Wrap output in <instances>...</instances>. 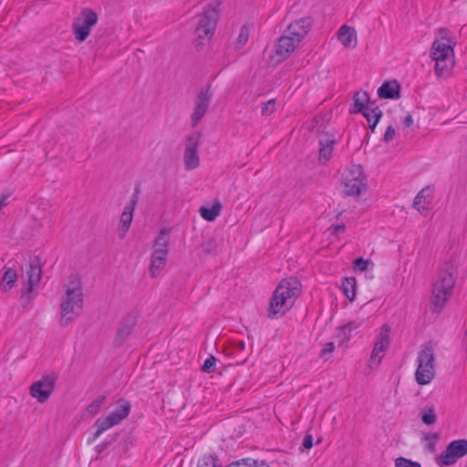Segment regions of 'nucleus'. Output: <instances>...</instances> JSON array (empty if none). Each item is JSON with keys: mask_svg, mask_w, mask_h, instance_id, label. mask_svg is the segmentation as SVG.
<instances>
[{"mask_svg": "<svg viewBox=\"0 0 467 467\" xmlns=\"http://www.w3.org/2000/svg\"><path fill=\"white\" fill-rule=\"evenodd\" d=\"M354 108L350 110V113H359L364 110L367 107H368L372 102L369 101V98L367 92L360 91L357 92L354 97Z\"/></svg>", "mask_w": 467, "mask_h": 467, "instance_id": "26", "label": "nucleus"}, {"mask_svg": "<svg viewBox=\"0 0 467 467\" xmlns=\"http://www.w3.org/2000/svg\"><path fill=\"white\" fill-rule=\"evenodd\" d=\"M202 251L205 254H216L217 253V243L214 239L209 238L202 242Z\"/></svg>", "mask_w": 467, "mask_h": 467, "instance_id": "35", "label": "nucleus"}, {"mask_svg": "<svg viewBox=\"0 0 467 467\" xmlns=\"http://www.w3.org/2000/svg\"><path fill=\"white\" fill-rule=\"evenodd\" d=\"M389 327L387 324L383 325L380 328V331L376 338L372 353L370 355L369 366L371 368L377 367L380 363L383 358V353L389 348Z\"/></svg>", "mask_w": 467, "mask_h": 467, "instance_id": "13", "label": "nucleus"}, {"mask_svg": "<svg viewBox=\"0 0 467 467\" xmlns=\"http://www.w3.org/2000/svg\"><path fill=\"white\" fill-rule=\"evenodd\" d=\"M211 99L212 93L209 87L202 88L199 91L195 100L194 111L192 115V123L193 127L199 123L206 113Z\"/></svg>", "mask_w": 467, "mask_h": 467, "instance_id": "14", "label": "nucleus"}, {"mask_svg": "<svg viewBox=\"0 0 467 467\" xmlns=\"http://www.w3.org/2000/svg\"><path fill=\"white\" fill-rule=\"evenodd\" d=\"M105 447H106V445L100 446L99 451H101Z\"/></svg>", "mask_w": 467, "mask_h": 467, "instance_id": "54", "label": "nucleus"}, {"mask_svg": "<svg viewBox=\"0 0 467 467\" xmlns=\"http://www.w3.org/2000/svg\"><path fill=\"white\" fill-rule=\"evenodd\" d=\"M337 39L347 49H354L358 44L357 32L354 27L343 25L337 33Z\"/></svg>", "mask_w": 467, "mask_h": 467, "instance_id": "18", "label": "nucleus"}, {"mask_svg": "<svg viewBox=\"0 0 467 467\" xmlns=\"http://www.w3.org/2000/svg\"><path fill=\"white\" fill-rule=\"evenodd\" d=\"M245 347H246V345H245L244 341H238V342L234 343V350L236 354H239L245 350Z\"/></svg>", "mask_w": 467, "mask_h": 467, "instance_id": "47", "label": "nucleus"}, {"mask_svg": "<svg viewBox=\"0 0 467 467\" xmlns=\"http://www.w3.org/2000/svg\"><path fill=\"white\" fill-rule=\"evenodd\" d=\"M461 348L465 353H467V324L462 336Z\"/></svg>", "mask_w": 467, "mask_h": 467, "instance_id": "46", "label": "nucleus"}, {"mask_svg": "<svg viewBox=\"0 0 467 467\" xmlns=\"http://www.w3.org/2000/svg\"><path fill=\"white\" fill-rule=\"evenodd\" d=\"M220 0H203L201 4V12L193 19L194 33L202 45L213 36L220 15Z\"/></svg>", "mask_w": 467, "mask_h": 467, "instance_id": "4", "label": "nucleus"}, {"mask_svg": "<svg viewBox=\"0 0 467 467\" xmlns=\"http://www.w3.org/2000/svg\"><path fill=\"white\" fill-rule=\"evenodd\" d=\"M429 190L427 188L420 191L413 202V207L424 216L427 215L430 205V199L427 194Z\"/></svg>", "mask_w": 467, "mask_h": 467, "instance_id": "23", "label": "nucleus"}, {"mask_svg": "<svg viewBox=\"0 0 467 467\" xmlns=\"http://www.w3.org/2000/svg\"><path fill=\"white\" fill-rule=\"evenodd\" d=\"M275 111V100L270 99L263 104L262 107V115L269 116Z\"/></svg>", "mask_w": 467, "mask_h": 467, "instance_id": "39", "label": "nucleus"}, {"mask_svg": "<svg viewBox=\"0 0 467 467\" xmlns=\"http://www.w3.org/2000/svg\"><path fill=\"white\" fill-rule=\"evenodd\" d=\"M57 380V375L55 373L44 376L31 385L30 395L40 403L46 402L54 391Z\"/></svg>", "mask_w": 467, "mask_h": 467, "instance_id": "11", "label": "nucleus"}, {"mask_svg": "<svg viewBox=\"0 0 467 467\" xmlns=\"http://www.w3.org/2000/svg\"><path fill=\"white\" fill-rule=\"evenodd\" d=\"M95 426L97 427V431L94 433L93 440L98 439L104 431L113 427L107 417L98 419L95 422Z\"/></svg>", "mask_w": 467, "mask_h": 467, "instance_id": "31", "label": "nucleus"}, {"mask_svg": "<svg viewBox=\"0 0 467 467\" xmlns=\"http://www.w3.org/2000/svg\"><path fill=\"white\" fill-rule=\"evenodd\" d=\"M7 198H8V195H6V194H3L0 197V210L7 204V202H6Z\"/></svg>", "mask_w": 467, "mask_h": 467, "instance_id": "51", "label": "nucleus"}, {"mask_svg": "<svg viewBox=\"0 0 467 467\" xmlns=\"http://www.w3.org/2000/svg\"><path fill=\"white\" fill-rule=\"evenodd\" d=\"M134 325V317L129 316L125 319H123L120 322L119 328L117 330L115 344L120 345L124 340H126L128 337L130 335Z\"/></svg>", "mask_w": 467, "mask_h": 467, "instance_id": "21", "label": "nucleus"}, {"mask_svg": "<svg viewBox=\"0 0 467 467\" xmlns=\"http://www.w3.org/2000/svg\"><path fill=\"white\" fill-rule=\"evenodd\" d=\"M171 231L168 228H162L155 238L152 253L156 254H168Z\"/></svg>", "mask_w": 467, "mask_h": 467, "instance_id": "19", "label": "nucleus"}, {"mask_svg": "<svg viewBox=\"0 0 467 467\" xmlns=\"http://www.w3.org/2000/svg\"><path fill=\"white\" fill-rule=\"evenodd\" d=\"M374 103L370 104L368 107L364 109L360 113L366 118L368 122L369 123V128L373 131L376 128L377 123L382 116L381 110L378 107L373 106Z\"/></svg>", "mask_w": 467, "mask_h": 467, "instance_id": "24", "label": "nucleus"}, {"mask_svg": "<svg viewBox=\"0 0 467 467\" xmlns=\"http://www.w3.org/2000/svg\"><path fill=\"white\" fill-rule=\"evenodd\" d=\"M395 133H396V131H395L394 127L389 125L385 131L384 138H383L384 141L387 143L391 141L395 136Z\"/></svg>", "mask_w": 467, "mask_h": 467, "instance_id": "43", "label": "nucleus"}, {"mask_svg": "<svg viewBox=\"0 0 467 467\" xmlns=\"http://www.w3.org/2000/svg\"><path fill=\"white\" fill-rule=\"evenodd\" d=\"M395 465L396 467H420V465L418 462H412L402 457H400L396 460Z\"/></svg>", "mask_w": 467, "mask_h": 467, "instance_id": "41", "label": "nucleus"}, {"mask_svg": "<svg viewBox=\"0 0 467 467\" xmlns=\"http://www.w3.org/2000/svg\"><path fill=\"white\" fill-rule=\"evenodd\" d=\"M219 459L213 454H206L202 457L197 464V467H217Z\"/></svg>", "mask_w": 467, "mask_h": 467, "instance_id": "34", "label": "nucleus"}, {"mask_svg": "<svg viewBox=\"0 0 467 467\" xmlns=\"http://www.w3.org/2000/svg\"><path fill=\"white\" fill-rule=\"evenodd\" d=\"M418 367L415 379L419 385H427L435 378V349L431 343H426L418 354Z\"/></svg>", "mask_w": 467, "mask_h": 467, "instance_id": "6", "label": "nucleus"}, {"mask_svg": "<svg viewBox=\"0 0 467 467\" xmlns=\"http://www.w3.org/2000/svg\"><path fill=\"white\" fill-rule=\"evenodd\" d=\"M248 38H249V29L246 26H243L240 29L239 36L237 37V41H236L237 48L243 47L248 41Z\"/></svg>", "mask_w": 467, "mask_h": 467, "instance_id": "38", "label": "nucleus"}, {"mask_svg": "<svg viewBox=\"0 0 467 467\" xmlns=\"http://www.w3.org/2000/svg\"><path fill=\"white\" fill-rule=\"evenodd\" d=\"M215 365H216V358L214 357L211 356L204 361V363L202 367V370L205 373H210L214 370Z\"/></svg>", "mask_w": 467, "mask_h": 467, "instance_id": "40", "label": "nucleus"}, {"mask_svg": "<svg viewBox=\"0 0 467 467\" xmlns=\"http://www.w3.org/2000/svg\"><path fill=\"white\" fill-rule=\"evenodd\" d=\"M369 264L370 262L368 260H365L363 258H358L354 261V268L363 272L368 269Z\"/></svg>", "mask_w": 467, "mask_h": 467, "instance_id": "42", "label": "nucleus"}, {"mask_svg": "<svg viewBox=\"0 0 467 467\" xmlns=\"http://www.w3.org/2000/svg\"><path fill=\"white\" fill-rule=\"evenodd\" d=\"M335 349V345L333 342H327L324 345V348H322L321 350V353L320 355L322 357L326 356L327 354H330L334 351Z\"/></svg>", "mask_w": 467, "mask_h": 467, "instance_id": "44", "label": "nucleus"}, {"mask_svg": "<svg viewBox=\"0 0 467 467\" xmlns=\"http://www.w3.org/2000/svg\"><path fill=\"white\" fill-rule=\"evenodd\" d=\"M301 293L298 279L290 277L283 279L275 288L269 304L268 317H280L295 304Z\"/></svg>", "mask_w": 467, "mask_h": 467, "instance_id": "3", "label": "nucleus"}, {"mask_svg": "<svg viewBox=\"0 0 467 467\" xmlns=\"http://www.w3.org/2000/svg\"><path fill=\"white\" fill-rule=\"evenodd\" d=\"M359 327L358 322H349L347 325L341 327L337 332V337L342 341H348L351 337V332Z\"/></svg>", "mask_w": 467, "mask_h": 467, "instance_id": "30", "label": "nucleus"}, {"mask_svg": "<svg viewBox=\"0 0 467 467\" xmlns=\"http://www.w3.org/2000/svg\"><path fill=\"white\" fill-rule=\"evenodd\" d=\"M16 282H17L16 272L12 268H8L5 270V272L2 277V280L0 282V286L2 287L3 291L7 292L15 286Z\"/></svg>", "mask_w": 467, "mask_h": 467, "instance_id": "28", "label": "nucleus"}, {"mask_svg": "<svg viewBox=\"0 0 467 467\" xmlns=\"http://www.w3.org/2000/svg\"><path fill=\"white\" fill-rule=\"evenodd\" d=\"M344 192L350 196H358L366 189V177L359 164H350L341 176Z\"/></svg>", "mask_w": 467, "mask_h": 467, "instance_id": "9", "label": "nucleus"}, {"mask_svg": "<svg viewBox=\"0 0 467 467\" xmlns=\"http://www.w3.org/2000/svg\"><path fill=\"white\" fill-rule=\"evenodd\" d=\"M201 135L193 132L187 137L186 146L183 152V162L186 170H194L200 164L198 148L200 146Z\"/></svg>", "mask_w": 467, "mask_h": 467, "instance_id": "12", "label": "nucleus"}, {"mask_svg": "<svg viewBox=\"0 0 467 467\" xmlns=\"http://www.w3.org/2000/svg\"><path fill=\"white\" fill-rule=\"evenodd\" d=\"M109 421L112 424V426H115L117 424H119L122 420H121V416H118L117 414H115L113 411L110 412L108 416H107Z\"/></svg>", "mask_w": 467, "mask_h": 467, "instance_id": "45", "label": "nucleus"}, {"mask_svg": "<svg viewBox=\"0 0 467 467\" xmlns=\"http://www.w3.org/2000/svg\"><path fill=\"white\" fill-rule=\"evenodd\" d=\"M310 26L311 22L308 18H301L291 23L284 33L293 38H297L298 42H301L307 34Z\"/></svg>", "mask_w": 467, "mask_h": 467, "instance_id": "16", "label": "nucleus"}, {"mask_svg": "<svg viewBox=\"0 0 467 467\" xmlns=\"http://www.w3.org/2000/svg\"><path fill=\"white\" fill-rule=\"evenodd\" d=\"M303 447L307 450L313 447V438L311 435L305 436L303 440Z\"/></svg>", "mask_w": 467, "mask_h": 467, "instance_id": "48", "label": "nucleus"}, {"mask_svg": "<svg viewBox=\"0 0 467 467\" xmlns=\"http://www.w3.org/2000/svg\"><path fill=\"white\" fill-rule=\"evenodd\" d=\"M244 356H245V355L241 356V359H242V361H241V362L245 361V358H244Z\"/></svg>", "mask_w": 467, "mask_h": 467, "instance_id": "53", "label": "nucleus"}, {"mask_svg": "<svg viewBox=\"0 0 467 467\" xmlns=\"http://www.w3.org/2000/svg\"><path fill=\"white\" fill-rule=\"evenodd\" d=\"M436 438H437V436L434 433H429L428 435H426V439H436Z\"/></svg>", "mask_w": 467, "mask_h": 467, "instance_id": "52", "label": "nucleus"}, {"mask_svg": "<svg viewBox=\"0 0 467 467\" xmlns=\"http://www.w3.org/2000/svg\"><path fill=\"white\" fill-rule=\"evenodd\" d=\"M344 230H345L344 224H337V225L333 226V233L336 235L342 233Z\"/></svg>", "mask_w": 467, "mask_h": 467, "instance_id": "50", "label": "nucleus"}, {"mask_svg": "<svg viewBox=\"0 0 467 467\" xmlns=\"http://www.w3.org/2000/svg\"><path fill=\"white\" fill-rule=\"evenodd\" d=\"M167 254H151L150 273L152 277H156L166 265Z\"/></svg>", "mask_w": 467, "mask_h": 467, "instance_id": "27", "label": "nucleus"}, {"mask_svg": "<svg viewBox=\"0 0 467 467\" xmlns=\"http://www.w3.org/2000/svg\"><path fill=\"white\" fill-rule=\"evenodd\" d=\"M336 139L334 135L324 134L319 137L318 161L326 163L332 157Z\"/></svg>", "mask_w": 467, "mask_h": 467, "instance_id": "17", "label": "nucleus"}, {"mask_svg": "<svg viewBox=\"0 0 467 467\" xmlns=\"http://www.w3.org/2000/svg\"><path fill=\"white\" fill-rule=\"evenodd\" d=\"M436 414L433 408H428L421 413V420L427 425H431L436 422Z\"/></svg>", "mask_w": 467, "mask_h": 467, "instance_id": "36", "label": "nucleus"}, {"mask_svg": "<svg viewBox=\"0 0 467 467\" xmlns=\"http://www.w3.org/2000/svg\"><path fill=\"white\" fill-rule=\"evenodd\" d=\"M300 42L297 38H293L284 33L275 45V55L279 57L278 61H282L288 57L290 54L296 48Z\"/></svg>", "mask_w": 467, "mask_h": 467, "instance_id": "15", "label": "nucleus"}, {"mask_svg": "<svg viewBox=\"0 0 467 467\" xmlns=\"http://www.w3.org/2000/svg\"><path fill=\"white\" fill-rule=\"evenodd\" d=\"M99 16L91 8H83L73 19L72 32L78 42H84L89 36L91 29L98 24Z\"/></svg>", "mask_w": 467, "mask_h": 467, "instance_id": "8", "label": "nucleus"}, {"mask_svg": "<svg viewBox=\"0 0 467 467\" xmlns=\"http://www.w3.org/2000/svg\"><path fill=\"white\" fill-rule=\"evenodd\" d=\"M402 122H403V124H404L406 127H408V128L411 127V126L413 125V123H414V121H413V118H412V116H411L410 114H408V115L404 118V119H403V121H402Z\"/></svg>", "mask_w": 467, "mask_h": 467, "instance_id": "49", "label": "nucleus"}, {"mask_svg": "<svg viewBox=\"0 0 467 467\" xmlns=\"http://www.w3.org/2000/svg\"><path fill=\"white\" fill-rule=\"evenodd\" d=\"M455 265L451 262L444 264L440 268L432 284L430 301L433 312L440 313L450 300L455 285Z\"/></svg>", "mask_w": 467, "mask_h": 467, "instance_id": "2", "label": "nucleus"}, {"mask_svg": "<svg viewBox=\"0 0 467 467\" xmlns=\"http://www.w3.org/2000/svg\"><path fill=\"white\" fill-rule=\"evenodd\" d=\"M130 411V405L127 401H123L121 404H119L113 412L117 414L118 416H121V420H123L126 419Z\"/></svg>", "mask_w": 467, "mask_h": 467, "instance_id": "37", "label": "nucleus"}, {"mask_svg": "<svg viewBox=\"0 0 467 467\" xmlns=\"http://www.w3.org/2000/svg\"><path fill=\"white\" fill-rule=\"evenodd\" d=\"M342 289L346 296L353 301L356 296V279L354 277H346L342 281Z\"/></svg>", "mask_w": 467, "mask_h": 467, "instance_id": "29", "label": "nucleus"}, {"mask_svg": "<svg viewBox=\"0 0 467 467\" xmlns=\"http://www.w3.org/2000/svg\"><path fill=\"white\" fill-rule=\"evenodd\" d=\"M84 305L80 278L71 275L60 302V325L67 327L80 316Z\"/></svg>", "mask_w": 467, "mask_h": 467, "instance_id": "1", "label": "nucleus"}, {"mask_svg": "<svg viewBox=\"0 0 467 467\" xmlns=\"http://www.w3.org/2000/svg\"><path fill=\"white\" fill-rule=\"evenodd\" d=\"M221 211L222 204L220 202H214L211 207L202 206L199 209L201 216L208 222L214 221L220 215Z\"/></svg>", "mask_w": 467, "mask_h": 467, "instance_id": "25", "label": "nucleus"}, {"mask_svg": "<svg viewBox=\"0 0 467 467\" xmlns=\"http://www.w3.org/2000/svg\"><path fill=\"white\" fill-rule=\"evenodd\" d=\"M42 277V267L37 259L30 261L23 268L21 280V302L25 307L32 301V292L38 285Z\"/></svg>", "mask_w": 467, "mask_h": 467, "instance_id": "7", "label": "nucleus"}, {"mask_svg": "<svg viewBox=\"0 0 467 467\" xmlns=\"http://www.w3.org/2000/svg\"><path fill=\"white\" fill-rule=\"evenodd\" d=\"M227 467H269V465L264 461H254L251 463L249 462V460H242L232 462L231 464L227 465Z\"/></svg>", "mask_w": 467, "mask_h": 467, "instance_id": "32", "label": "nucleus"}, {"mask_svg": "<svg viewBox=\"0 0 467 467\" xmlns=\"http://www.w3.org/2000/svg\"><path fill=\"white\" fill-rule=\"evenodd\" d=\"M467 454V440L461 439L450 442L440 454L437 462L441 466L454 464L459 459Z\"/></svg>", "mask_w": 467, "mask_h": 467, "instance_id": "10", "label": "nucleus"}, {"mask_svg": "<svg viewBox=\"0 0 467 467\" xmlns=\"http://www.w3.org/2000/svg\"><path fill=\"white\" fill-rule=\"evenodd\" d=\"M431 57L435 61V73L438 77H447L454 65V52L451 40L445 37L435 40L431 49Z\"/></svg>", "mask_w": 467, "mask_h": 467, "instance_id": "5", "label": "nucleus"}, {"mask_svg": "<svg viewBox=\"0 0 467 467\" xmlns=\"http://www.w3.org/2000/svg\"><path fill=\"white\" fill-rule=\"evenodd\" d=\"M400 85L396 80L384 82L378 89V95L380 99H398L400 98Z\"/></svg>", "mask_w": 467, "mask_h": 467, "instance_id": "22", "label": "nucleus"}, {"mask_svg": "<svg viewBox=\"0 0 467 467\" xmlns=\"http://www.w3.org/2000/svg\"><path fill=\"white\" fill-rule=\"evenodd\" d=\"M136 201L131 200L130 204L124 207L119 220V237L123 238L129 230L133 218Z\"/></svg>", "mask_w": 467, "mask_h": 467, "instance_id": "20", "label": "nucleus"}, {"mask_svg": "<svg viewBox=\"0 0 467 467\" xmlns=\"http://www.w3.org/2000/svg\"><path fill=\"white\" fill-rule=\"evenodd\" d=\"M105 401V397L104 396H99L97 397L87 408H86V412L88 414H89L90 416H94L96 415L101 405L104 403Z\"/></svg>", "mask_w": 467, "mask_h": 467, "instance_id": "33", "label": "nucleus"}]
</instances>
